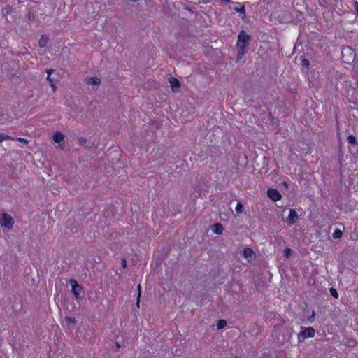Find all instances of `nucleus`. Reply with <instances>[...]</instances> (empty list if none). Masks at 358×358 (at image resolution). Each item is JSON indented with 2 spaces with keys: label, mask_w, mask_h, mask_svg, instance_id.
Returning a JSON list of instances; mask_svg holds the SVG:
<instances>
[{
  "label": "nucleus",
  "mask_w": 358,
  "mask_h": 358,
  "mask_svg": "<svg viewBox=\"0 0 358 358\" xmlns=\"http://www.w3.org/2000/svg\"><path fill=\"white\" fill-rule=\"evenodd\" d=\"M121 265L122 266L125 268L126 266H127V262H126V259H122V261H121Z\"/></svg>",
  "instance_id": "29"
},
{
  "label": "nucleus",
  "mask_w": 358,
  "mask_h": 358,
  "mask_svg": "<svg viewBox=\"0 0 358 358\" xmlns=\"http://www.w3.org/2000/svg\"><path fill=\"white\" fill-rule=\"evenodd\" d=\"M294 333V329L292 327H287L284 329L285 340L289 341Z\"/></svg>",
  "instance_id": "12"
},
{
  "label": "nucleus",
  "mask_w": 358,
  "mask_h": 358,
  "mask_svg": "<svg viewBox=\"0 0 358 358\" xmlns=\"http://www.w3.org/2000/svg\"><path fill=\"white\" fill-rule=\"evenodd\" d=\"M241 256L244 257L248 259V262H250L253 259L254 252L250 248H245L241 252Z\"/></svg>",
  "instance_id": "7"
},
{
  "label": "nucleus",
  "mask_w": 358,
  "mask_h": 358,
  "mask_svg": "<svg viewBox=\"0 0 358 358\" xmlns=\"http://www.w3.org/2000/svg\"><path fill=\"white\" fill-rule=\"evenodd\" d=\"M14 141H17L19 142L24 143L25 144H27L29 143L28 140H27L24 138H21V137H15V138H14Z\"/></svg>",
  "instance_id": "25"
},
{
  "label": "nucleus",
  "mask_w": 358,
  "mask_h": 358,
  "mask_svg": "<svg viewBox=\"0 0 358 358\" xmlns=\"http://www.w3.org/2000/svg\"><path fill=\"white\" fill-rule=\"evenodd\" d=\"M301 331L298 334L299 342H302L308 338H313L315 336V329L313 327H301Z\"/></svg>",
  "instance_id": "4"
},
{
  "label": "nucleus",
  "mask_w": 358,
  "mask_h": 358,
  "mask_svg": "<svg viewBox=\"0 0 358 358\" xmlns=\"http://www.w3.org/2000/svg\"><path fill=\"white\" fill-rule=\"evenodd\" d=\"M329 292H330V294L331 296H333L334 297H335L336 299H338V292L337 290L334 288V287H331L329 289Z\"/></svg>",
  "instance_id": "22"
},
{
  "label": "nucleus",
  "mask_w": 358,
  "mask_h": 358,
  "mask_svg": "<svg viewBox=\"0 0 358 358\" xmlns=\"http://www.w3.org/2000/svg\"><path fill=\"white\" fill-rule=\"evenodd\" d=\"M50 86H51L52 90L54 92H55V90H57V86L55 85L54 83H50Z\"/></svg>",
  "instance_id": "31"
},
{
  "label": "nucleus",
  "mask_w": 358,
  "mask_h": 358,
  "mask_svg": "<svg viewBox=\"0 0 358 358\" xmlns=\"http://www.w3.org/2000/svg\"><path fill=\"white\" fill-rule=\"evenodd\" d=\"M227 325V322L224 320H220L217 323V329H223Z\"/></svg>",
  "instance_id": "19"
},
{
  "label": "nucleus",
  "mask_w": 358,
  "mask_h": 358,
  "mask_svg": "<svg viewBox=\"0 0 358 358\" xmlns=\"http://www.w3.org/2000/svg\"><path fill=\"white\" fill-rule=\"evenodd\" d=\"M66 321H68L69 322H71V323L76 322L75 318L69 317H66Z\"/></svg>",
  "instance_id": "30"
},
{
  "label": "nucleus",
  "mask_w": 358,
  "mask_h": 358,
  "mask_svg": "<svg viewBox=\"0 0 358 358\" xmlns=\"http://www.w3.org/2000/svg\"><path fill=\"white\" fill-rule=\"evenodd\" d=\"M331 0H319V3L320 6L327 7L329 4Z\"/></svg>",
  "instance_id": "24"
},
{
  "label": "nucleus",
  "mask_w": 358,
  "mask_h": 358,
  "mask_svg": "<svg viewBox=\"0 0 358 358\" xmlns=\"http://www.w3.org/2000/svg\"><path fill=\"white\" fill-rule=\"evenodd\" d=\"M297 219H298V215H297L296 212L295 211V210L290 209L289 216L286 220L288 224H292L296 222Z\"/></svg>",
  "instance_id": "8"
},
{
  "label": "nucleus",
  "mask_w": 358,
  "mask_h": 358,
  "mask_svg": "<svg viewBox=\"0 0 358 358\" xmlns=\"http://www.w3.org/2000/svg\"><path fill=\"white\" fill-rule=\"evenodd\" d=\"M267 196L274 201H277L282 198L280 192L277 189L273 188L268 189Z\"/></svg>",
  "instance_id": "6"
},
{
  "label": "nucleus",
  "mask_w": 358,
  "mask_h": 358,
  "mask_svg": "<svg viewBox=\"0 0 358 358\" xmlns=\"http://www.w3.org/2000/svg\"><path fill=\"white\" fill-rule=\"evenodd\" d=\"M47 80L50 83H53V80L52 79L50 78V76H48L47 78H46Z\"/></svg>",
  "instance_id": "32"
},
{
  "label": "nucleus",
  "mask_w": 358,
  "mask_h": 358,
  "mask_svg": "<svg viewBox=\"0 0 358 358\" xmlns=\"http://www.w3.org/2000/svg\"><path fill=\"white\" fill-rule=\"evenodd\" d=\"M4 140H13L14 141V138L12 136H10L7 134H5L3 133L0 134V143L4 141Z\"/></svg>",
  "instance_id": "18"
},
{
  "label": "nucleus",
  "mask_w": 358,
  "mask_h": 358,
  "mask_svg": "<svg viewBox=\"0 0 358 358\" xmlns=\"http://www.w3.org/2000/svg\"><path fill=\"white\" fill-rule=\"evenodd\" d=\"M350 150L353 155H358V143H356V144L351 145Z\"/></svg>",
  "instance_id": "17"
},
{
  "label": "nucleus",
  "mask_w": 358,
  "mask_h": 358,
  "mask_svg": "<svg viewBox=\"0 0 358 358\" xmlns=\"http://www.w3.org/2000/svg\"><path fill=\"white\" fill-rule=\"evenodd\" d=\"M310 66V61L306 58L301 59V66L306 69H308Z\"/></svg>",
  "instance_id": "20"
},
{
  "label": "nucleus",
  "mask_w": 358,
  "mask_h": 358,
  "mask_svg": "<svg viewBox=\"0 0 358 358\" xmlns=\"http://www.w3.org/2000/svg\"><path fill=\"white\" fill-rule=\"evenodd\" d=\"M79 141H80V144H83L86 142V139H85V138H80Z\"/></svg>",
  "instance_id": "35"
},
{
  "label": "nucleus",
  "mask_w": 358,
  "mask_h": 358,
  "mask_svg": "<svg viewBox=\"0 0 358 358\" xmlns=\"http://www.w3.org/2000/svg\"><path fill=\"white\" fill-rule=\"evenodd\" d=\"M39 45H40L41 47H43V46L45 45V43H43V41H42V39H41L39 41Z\"/></svg>",
  "instance_id": "34"
},
{
  "label": "nucleus",
  "mask_w": 358,
  "mask_h": 358,
  "mask_svg": "<svg viewBox=\"0 0 358 358\" xmlns=\"http://www.w3.org/2000/svg\"><path fill=\"white\" fill-rule=\"evenodd\" d=\"M212 231L217 235L222 234L224 231V227L221 223H215L211 226Z\"/></svg>",
  "instance_id": "10"
},
{
  "label": "nucleus",
  "mask_w": 358,
  "mask_h": 358,
  "mask_svg": "<svg viewBox=\"0 0 358 358\" xmlns=\"http://www.w3.org/2000/svg\"><path fill=\"white\" fill-rule=\"evenodd\" d=\"M243 210V206L241 202H238L236 206V212L237 214L241 213Z\"/></svg>",
  "instance_id": "21"
},
{
  "label": "nucleus",
  "mask_w": 358,
  "mask_h": 358,
  "mask_svg": "<svg viewBox=\"0 0 358 358\" xmlns=\"http://www.w3.org/2000/svg\"><path fill=\"white\" fill-rule=\"evenodd\" d=\"M48 76H51V74L55 71L53 69H46L45 70Z\"/></svg>",
  "instance_id": "28"
},
{
  "label": "nucleus",
  "mask_w": 358,
  "mask_h": 358,
  "mask_svg": "<svg viewBox=\"0 0 358 358\" xmlns=\"http://www.w3.org/2000/svg\"><path fill=\"white\" fill-rule=\"evenodd\" d=\"M343 232L339 229H336L335 231L332 234V237L334 239L339 238L342 236Z\"/></svg>",
  "instance_id": "16"
},
{
  "label": "nucleus",
  "mask_w": 358,
  "mask_h": 358,
  "mask_svg": "<svg viewBox=\"0 0 358 358\" xmlns=\"http://www.w3.org/2000/svg\"><path fill=\"white\" fill-rule=\"evenodd\" d=\"M236 4L238 5V7L234 8V10L236 12H237V13H240L241 15H243V17H244L245 15V6L243 5H242V4H241L240 3H236Z\"/></svg>",
  "instance_id": "14"
},
{
  "label": "nucleus",
  "mask_w": 358,
  "mask_h": 358,
  "mask_svg": "<svg viewBox=\"0 0 358 358\" xmlns=\"http://www.w3.org/2000/svg\"><path fill=\"white\" fill-rule=\"evenodd\" d=\"M225 2H230L231 1L230 0H223Z\"/></svg>",
  "instance_id": "37"
},
{
  "label": "nucleus",
  "mask_w": 358,
  "mask_h": 358,
  "mask_svg": "<svg viewBox=\"0 0 358 358\" xmlns=\"http://www.w3.org/2000/svg\"><path fill=\"white\" fill-rule=\"evenodd\" d=\"M347 142L348 143H349L350 145H353V144H356V143H357V139H356V137L354 136V135H349L348 137H347Z\"/></svg>",
  "instance_id": "15"
},
{
  "label": "nucleus",
  "mask_w": 358,
  "mask_h": 358,
  "mask_svg": "<svg viewBox=\"0 0 358 358\" xmlns=\"http://www.w3.org/2000/svg\"><path fill=\"white\" fill-rule=\"evenodd\" d=\"M169 81L173 91H177L180 87V83L176 78L170 77Z\"/></svg>",
  "instance_id": "9"
},
{
  "label": "nucleus",
  "mask_w": 358,
  "mask_h": 358,
  "mask_svg": "<svg viewBox=\"0 0 358 358\" xmlns=\"http://www.w3.org/2000/svg\"><path fill=\"white\" fill-rule=\"evenodd\" d=\"M342 57L343 62L347 64L353 62L355 59V50L350 47L344 48L342 50Z\"/></svg>",
  "instance_id": "2"
},
{
  "label": "nucleus",
  "mask_w": 358,
  "mask_h": 358,
  "mask_svg": "<svg viewBox=\"0 0 358 358\" xmlns=\"http://www.w3.org/2000/svg\"><path fill=\"white\" fill-rule=\"evenodd\" d=\"M116 347H117V348H120V344L118 342L116 343Z\"/></svg>",
  "instance_id": "36"
},
{
  "label": "nucleus",
  "mask_w": 358,
  "mask_h": 358,
  "mask_svg": "<svg viewBox=\"0 0 358 358\" xmlns=\"http://www.w3.org/2000/svg\"><path fill=\"white\" fill-rule=\"evenodd\" d=\"M0 224L8 229H11L13 227L14 220L12 216L8 213L1 214Z\"/></svg>",
  "instance_id": "3"
},
{
  "label": "nucleus",
  "mask_w": 358,
  "mask_h": 358,
  "mask_svg": "<svg viewBox=\"0 0 358 358\" xmlns=\"http://www.w3.org/2000/svg\"><path fill=\"white\" fill-rule=\"evenodd\" d=\"M86 83L90 85H98L101 83V80L96 76L90 77L86 79Z\"/></svg>",
  "instance_id": "11"
},
{
  "label": "nucleus",
  "mask_w": 358,
  "mask_h": 358,
  "mask_svg": "<svg viewBox=\"0 0 358 358\" xmlns=\"http://www.w3.org/2000/svg\"><path fill=\"white\" fill-rule=\"evenodd\" d=\"M235 358H238V357H235Z\"/></svg>",
  "instance_id": "38"
},
{
  "label": "nucleus",
  "mask_w": 358,
  "mask_h": 358,
  "mask_svg": "<svg viewBox=\"0 0 358 358\" xmlns=\"http://www.w3.org/2000/svg\"><path fill=\"white\" fill-rule=\"evenodd\" d=\"M53 140L55 143H59L64 140V136L60 132H56L53 135Z\"/></svg>",
  "instance_id": "13"
},
{
  "label": "nucleus",
  "mask_w": 358,
  "mask_h": 358,
  "mask_svg": "<svg viewBox=\"0 0 358 358\" xmlns=\"http://www.w3.org/2000/svg\"><path fill=\"white\" fill-rule=\"evenodd\" d=\"M355 10L358 13V2L355 3Z\"/></svg>",
  "instance_id": "33"
},
{
  "label": "nucleus",
  "mask_w": 358,
  "mask_h": 358,
  "mask_svg": "<svg viewBox=\"0 0 358 358\" xmlns=\"http://www.w3.org/2000/svg\"><path fill=\"white\" fill-rule=\"evenodd\" d=\"M252 36L241 30L238 36L236 43L237 55L236 62H240L248 52V46L251 41Z\"/></svg>",
  "instance_id": "1"
},
{
  "label": "nucleus",
  "mask_w": 358,
  "mask_h": 358,
  "mask_svg": "<svg viewBox=\"0 0 358 358\" xmlns=\"http://www.w3.org/2000/svg\"><path fill=\"white\" fill-rule=\"evenodd\" d=\"M315 315V312L313 311L311 315L308 317V320L309 322H313L314 320Z\"/></svg>",
  "instance_id": "27"
},
{
  "label": "nucleus",
  "mask_w": 358,
  "mask_h": 358,
  "mask_svg": "<svg viewBox=\"0 0 358 358\" xmlns=\"http://www.w3.org/2000/svg\"><path fill=\"white\" fill-rule=\"evenodd\" d=\"M291 249L287 248L284 250L283 251V255L286 257V258H289L291 255Z\"/></svg>",
  "instance_id": "23"
},
{
  "label": "nucleus",
  "mask_w": 358,
  "mask_h": 358,
  "mask_svg": "<svg viewBox=\"0 0 358 358\" xmlns=\"http://www.w3.org/2000/svg\"><path fill=\"white\" fill-rule=\"evenodd\" d=\"M141 286L140 285H138V296H137V300H136V305L138 307H139V303H140V299H141Z\"/></svg>",
  "instance_id": "26"
},
{
  "label": "nucleus",
  "mask_w": 358,
  "mask_h": 358,
  "mask_svg": "<svg viewBox=\"0 0 358 358\" xmlns=\"http://www.w3.org/2000/svg\"><path fill=\"white\" fill-rule=\"evenodd\" d=\"M69 284L71 287V292L76 299H80V294L83 292V287L78 283L75 279H71Z\"/></svg>",
  "instance_id": "5"
}]
</instances>
